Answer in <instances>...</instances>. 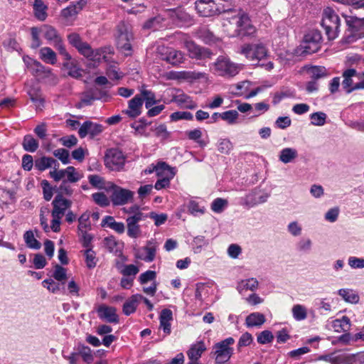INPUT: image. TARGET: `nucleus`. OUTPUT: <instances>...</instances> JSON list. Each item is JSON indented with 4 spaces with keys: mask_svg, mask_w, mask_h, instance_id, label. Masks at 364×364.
Here are the masks:
<instances>
[{
    "mask_svg": "<svg viewBox=\"0 0 364 364\" xmlns=\"http://www.w3.org/2000/svg\"><path fill=\"white\" fill-rule=\"evenodd\" d=\"M266 321L264 314L259 312H254L246 317L245 324L247 327L262 326Z\"/></svg>",
    "mask_w": 364,
    "mask_h": 364,
    "instance_id": "obj_30",
    "label": "nucleus"
},
{
    "mask_svg": "<svg viewBox=\"0 0 364 364\" xmlns=\"http://www.w3.org/2000/svg\"><path fill=\"white\" fill-rule=\"evenodd\" d=\"M357 75L360 76V73H358L356 70L353 68H348L343 71L342 85L347 93L351 92V88L353 86V77Z\"/></svg>",
    "mask_w": 364,
    "mask_h": 364,
    "instance_id": "obj_25",
    "label": "nucleus"
},
{
    "mask_svg": "<svg viewBox=\"0 0 364 364\" xmlns=\"http://www.w3.org/2000/svg\"><path fill=\"white\" fill-rule=\"evenodd\" d=\"M239 117L237 110L231 109L220 113V118L229 124H235Z\"/></svg>",
    "mask_w": 364,
    "mask_h": 364,
    "instance_id": "obj_46",
    "label": "nucleus"
},
{
    "mask_svg": "<svg viewBox=\"0 0 364 364\" xmlns=\"http://www.w3.org/2000/svg\"><path fill=\"white\" fill-rule=\"evenodd\" d=\"M90 217V215L87 212H85L80 215V217L78 218L79 225L77 227V230L91 229V224L89 221Z\"/></svg>",
    "mask_w": 364,
    "mask_h": 364,
    "instance_id": "obj_62",
    "label": "nucleus"
},
{
    "mask_svg": "<svg viewBox=\"0 0 364 364\" xmlns=\"http://www.w3.org/2000/svg\"><path fill=\"white\" fill-rule=\"evenodd\" d=\"M183 48L188 50L190 58L198 60L211 58L212 53L208 48L197 45L194 41L189 39L186 35H183Z\"/></svg>",
    "mask_w": 364,
    "mask_h": 364,
    "instance_id": "obj_11",
    "label": "nucleus"
},
{
    "mask_svg": "<svg viewBox=\"0 0 364 364\" xmlns=\"http://www.w3.org/2000/svg\"><path fill=\"white\" fill-rule=\"evenodd\" d=\"M141 97L143 99V102L145 101V107L146 109H149L153 105L157 103V100H156L155 93L151 90H146L145 86H142L141 90Z\"/></svg>",
    "mask_w": 364,
    "mask_h": 364,
    "instance_id": "obj_38",
    "label": "nucleus"
},
{
    "mask_svg": "<svg viewBox=\"0 0 364 364\" xmlns=\"http://www.w3.org/2000/svg\"><path fill=\"white\" fill-rule=\"evenodd\" d=\"M132 39L133 36L129 28L124 23L118 25L117 46V48L127 56L132 54V48L131 41Z\"/></svg>",
    "mask_w": 364,
    "mask_h": 364,
    "instance_id": "obj_6",
    "label": "nucleus"
},
{
    "mask_svg": "<svg viewBox=\"0 0 364 364\" xmlns=\"http://www.w3.org/2000/svg\"><path fill=\"white\" fill-rule=\"evenodd\" d=\"M234 343L235 339L229 337L213 346L212 354L215 357V364H226L230 360L234 353V349L231 347Z\"/></svg>",
    "mask_w": 364,
    "mask_h": 364,
    "instance_id": "obj_2",
    "label": "nucleus"
},
{
    "mask_svg": "<svg viewBox=\"0 0 364 364\" xmlns=\"http://www.w3.org/2000/svg\"><path fill=\"white\" fill-rule=\"evenodd\" d=\"M146 218H140L139 216H128L126 219L127 227V235L131 238H137L141 235V230L139 223Z\"/></svg>",
    "mask_w": 364,
    "mask_h": 364,
    "instance_id": "obj_19",
    "label": "nucleus"
},
{
    "mask_svg": "<svg viewBox=\"0 0 364 364\" xmlns=\"http://www.w3.org/2000/svg\"><path fill=\"white\" fill-rule=\"evenodd\" d=\"M49 175L55 182L63 180L68 181V183H76L82 178V175L72 166H68L65 169L58 168L57 170L50 171Z\"/></svg>",
    "mask_w": 364,
    "mask_h": 364,
    "instance_id": "obj_9",
    "label": "nucleus"
},
{
    "mask_svg": "<svg viewBox=\"0 0 364 364\" xmlns=\"http://www.w3.org/2000/svg\"><path fill=\"white\" fill-rule=\"evenodd\" d=\"M142 295L136 294L132 295L129 299H127L123 305L122 311L126 316L134 313L138 306V304L141 301Z\"/></svg>",
    "mask_w": 364,
    "mask_h": 364,
    "instance_id": "obj_23",
    "label": "nucleus"
},
{
    "mask_svg": "<svg viewBox=\"0 0 364 364\" xmlns=\"http://www.w3.org/2000/svg\"><path fill=\"white\" fill-rule=\"evenodd\" d=\"M322 43V36L318 30H311L307 32L303 38L301 44L302 53L305 55H311L318 52Z\"/></svg>",
    "mask_w": 364,
    "mask_h": 364,
    "instance_id": "obj_4",
    "label": "nucleus"
},
{
    "mask_svg": "<svg viewBox=\"0 0 364 364\" xmlns=\"http://www.w3.org/2000/svg\"><path fill=\"white\" fill-rule=\"evenodd\" d=\"M312 248V241L310 238L302 237L296 244V250L298 252L309 253Z\"/></svg>",
    "mask_w": 364,
    "mask_h": 364,
    "instance_id": "obj_41",
    "label": "nucleus"
},
{
    "mask_svg": "<svg viewBox=\"0 0 364 364\" xmlns=\"http://www.w3.org/2000/svg\"><path fill=\"white\" fill-rule=\"evenodd\" d=\"M170 119L171 121H178L181 119L192 120L193 115L190 112L178 111L171 114Z\"/></svg>",
    "mask_w": 364,
    "mask_h": 364,
    "instance_id": "obj_60",
    "label": "nucleus"
},
{
    "mask_svg": "<svg viewBox=\"0 0 364 364\" xmlns=\"http://www.w3.org/2000/svg\"><path fill=\"white\" fill-rule=\"evenodd\" d=\"M269 197V193L262 192L258 188H255L245 197L241 198V204L248 208H252L265 203Z\"/></svg>",
    "mask_w": 364,
    "mask_h": 364,
    "instance_id": "obj_13",
    "label": "nucleus"
},
{
    "mask_svg": "<svg viewBox=\"0 0 364 364\" xmlns=\"http://www.w3.org/2000/svg\"><path fill=\"white\" fill-rule=\"evenodd\" d=\"M47 6L44 4L42 0H35L33 4V12L35 17L41 21H43L47 18Z\"/></svg>",
    "mask_w": 364,
    "mask_h": 364,
    "instance_id": "obj_37",
    "label": "nucleus"
},
{
    "mask_svg": "<svg viewBox=\"0 0 364 364\" xmlns=\"http://www.w3.org/2000/svg\"><path fill=\"white\" fill-rule=\"evenodd\" d=\"M215 73L223 77H230L236 75L240 71L237 64L232 62L228 58L219 56L213 64Z\"/></svg>",
    "mask_w": 364,
    "mask_h": 364,
    "instance_id": "obj_5",
    "label": "nucleus"
},
{
    "mask_svg": "<svg viewBox=\"0 0 364 364\" xmlns=\"http://www.w3.org/2000/svg\"><path fill=\"white\" fill-rule=\"evenodd\" d=\"M173 78L186 80H198L205 77V73L196 71H180L172 73Z\"/></svg>",
    "mask_w": 364,
    "mask_h": 364,
    "instance_id": "obj_29",
    "label": "nucleus"
},
{
    "mask_svg": "<svg viewBox=\"0 0 364 364\" xmlns=\"http://www.w3.org/2000/svg\"><path fill=\"white\" fill-rule=\"evenodd\" d=\"M103 131L102 126L100 124L94 123L91 121H85L81 124L78 134L80 138H85L87 135H90L91 138L99 135Z\"/></svg>",
    "mask_w": 364,
    "mask_h": 364,
    "instance_id": "obj_16",
    "label": "nucleus"
},
{
    "mask_svg": "<svg viewBox=\"0 0 364 364\" xmlns=\"http://www.w3.org/2000/svg\"><path fill=\"white\" fill-rule=\"evenodd\" d=\"M241 53L251 61L259 62L267 55V50L262 43L245 44L242 47Z\"/></svg>",
    "mask_w": 364,
    "mask_h": 364,
    "instance_id": "obj_10",
    "label": "nucleus"
},
{
    "mask_svg": "<svg viewBox=\"0 0 364 364\" xmlns=\"http://www.w3.org/2000/svg\"><path fill=\"white\" fill-rule=\"evenodd\" d=\"M156 249L155 246H145L142 247L137 257L146 262L154 261L156 256Z\"/></svg>",
    "mask_w": 364,
    "mask_h": 364,
    "instance_id": "obj_36",
    "label": "nucleus"
},
{
    "mask_svg": "<svg viewBox=\"0 0 364 364\" xmlns=\"http://www.w3.org/2000/svg\"><path fill=\"white\" fill-rule=\"evenodd\" d=\"M340 18L332 8L323 10L321 26L326 31L328 40L335 39L340 31Z\"/></svg>",
    "mask_w": 364,
    "mask_h": 364,
    "instance_id": "obj_1",
    "label": "nucleus"
},
{
    "mask_svg": "<svg viewBox=\"0 0 364 364\" xmlns=\"http://www.w3.org/2000/svg\"><path fill=\"white\" fill-rule=\"evenodd\" d=\"M188 211L194 216L202 215L205 213V208L201 206L195 200H191L188 205Z\"/></svg>",
    "mask_w": 364,
    "mask_h": 364,
    "instance_id": "obj_58",
    "label": "nucleus"
},
{
    "mask_svg": "<svg viewBox=\"0 0 364 364\" xmlns=\"http://www.w3.org/2000/svg\"><path fill=\"white\" fill-rule=\"evenodd\" d=\"M232 21L236 25L235 31L237 36H254L256 33V27L252 23L249 15L242 9H239L237 16L232 18Z\"/></svg>",
    "mask_w": 364,
    "mask_h": 364,
    "instance_id": "obj_3",
    "label": "nucleus"
},
{
    "mask_svg": "<svg viewBox=\"0 0 364 364\" xmlns=\"http://www.w3.org/2000/svg\"><path fill=\"white\" fill-rule=\"evenodd\" d=\"M143 106V99L139 95H136L128 102V108L122 111V113L127 114L129 117L134 119L141 113Z\"/></svg>",
    "mask_w": 364,
    "mask_h": 364,
    "instance_id": "obj_17",
    "label": "nucleus"
},
{
    "mask_svg": "<svg viewBox=\"0 0 364 364\" xmlns=\"http://www.w3.org/2000/svg\"><path fill=\"white\" fill-rule=\"evenodd\" d=\"M228 202L226 199L218 198L211 204V209L213 212L220 213L228 206Z\"/></svg>",
    "mask_w": 364,
    "mask_h": 364,
    "instance_id": "obj_55",
    "label": "nucleus"
},
{
    "mask_svg": "<svg viewBox=\"0 0 364 364\" xmlns=\"http://www.w3.org/2000/svg\"><path fill=\"white\" fill-rule=\"evenodd\" d=\"M232 147V144L228 139H222L218 141V150L221 154H228Z\"/></svg>",
    "mask_w": 364,
    "mask_h": 364,
    "instance_id": "obj_61",
    "label": "nucleus"
},
{
    "mask_svg": "<svg viewBox=\"0 0 364 364\" xmlns=\"http://www.w3.org/2000/svg\"><path fill=\"white\" fill-rule=\"evenodd\" d=\"M125 159L122 151L118 149H109L105 156V166L112 171H119L123 168Z\"/></svg>",
    "mask_w": 364,
    "mask_h": 364,
    "instance_id": "obj_12",
    "label": "nucleus"
},
{
    "mask_svg": "<svg viewBox=\"0 0 364 364\" xmlns=\"http://www.w3.org/2000/svg\"><path fill=\"white\" fill-rule=\"evenodd\" d=\"M186 136L190 140L196 141L200 147L206 146V143L200 139L202 137V132L200 129L188 131L186 132Z\"/></svg>",
    "mask_w": 364,
    "mask_h": 364,
    "instance_id": "obj_49",
    "label": "nucleus"
},
{
    "mask_svg": "<svg viewBox=\"0 0 364 364\" xmlns=\"http://www.w3.org/2000/svg\"><path fill=\"white\" fill-rule=\"evenodd\" d=\"M338 294L348 303L358 304L360 300L359 295L350 289H341L338 291Z\"/></svg>",
    "mask_w": 364,
    "mask_h": 364,
    "instance_id": "obj_33",
    "label": "nucleus"
},
{
    "mask_svg": "<svg viewBox=\"0 0 364 364\" xmlns=\"http://www.w3.org/2000/svg\"><path fill=\"white\" fill-rule=\"evenodd\" d=\"M134 193L128 189L114 186L110 200L114 205H123L133 198Z\"/></svg>",
    "mask_w": 364,
    "mask_h": 364,
    "instance_id": "obj_14",
    "label": "nucleus"
},
{
    "mask_svg": "<svg viewBox=\"0 0 364 364\" xmlns=\"http://www.w3.org/2000/svg\"><path fill=\"white\" fill-rule=\"evenodd\" d=\"M27 93L37 108L41 109L44 106L45 100L42 96L41 90L39 87H31L28 90Z\"/></svg>",
    "mask_w": 364,
    "mask_h": 364,
    "instance_id": "obj_28",
    "label": "nucleus"
},
{
    "mask_svg": "<svg viewBox=\"0 0 364 364\" xmlns=\"http://www.w3.org/2000/svg\"><path fill=\"white\" fill-rule=\"evenodd\" d=\"M196 9L198 14L205 17L215 16L221 13L229 12L232 8L220 7L214 0H199L196 2Z\"/></svg>",
    "mask_w": 364,
    "mask_h": 364,
    "instance_id": "obj_8",
    "label": "nucleus"
},
{
    "mask_svg": "<svg viewBox=\"0 0 364 364\" xmlns=\"http://www.w3.org/2000/svg\"><path fill=\"white\" fill-rule=\"evenodd\" d=\"M23 239L27 247L31 249L38 250L41 247V242L35 238L34 234L31 230H28L24 233Z\"/></svg>",
    "mask_w": 364,
    "mask_h": 364,
    "instance_id": "obj_42",
    "label": "nucleus"
},
{
    "mask_svg": "<svg viewBox=\"0 0 364 364\" xmlns=\"http://www.w3.org/2000/svg\"><path fill=\"white\" fill-rule=\"evenodd\" d=\"M346 24L350 31V35L347 36L346 41L352 43L358 39L364 38V17L358 18L357 16H344Z\"/></svg>",
    "mask_w": 364,
    "mask_h": 364,
    "instance_id": "obj_7",
    "label": "nucleus"
},
{
    "mask_svg": "<svg viewBox=\"0 0 364 364\" xmlns=\"http://www.w3.org/2000/svg\"><path fill=\"white\" fill-rule=\"evenodd\" d=\"M73 204V202L64 198L61 194H57L53 200L52 201L53 210L51 214L63 217L66 210L69 209Z\"/></svg>",
    "mask_w": 364,
    "mask_h": 364,
    "instance_id": "obj_15",
    "label": "nucleus"
},
{
    "mask_svg": "<svg viewBox=\"0 0 364 364\" xmlns=\"http://www.w3.org/2000/svg\"><path fill=\"white\" fill-rule=\"evenodd\" d=\"M156 277V272L153 270H147L140 274L139 282L141 284H145L149 282H154Z\"/></svg>",
    "mask_w": 364,
    "mask_h": 364,
    "instance_id": "obj_64",
    "label": "nucleus"
},
{
    "mask_svg": "<svg viewBox=\"0 0 364 364\" xmlns=\"http://www.w3.org/2000/svg\"><path fill=\"white\" fill-rule=\"evenodd\" d=\"M79 353L81 355L83 360L87 363H90L93 361L94 358L92 354V350L88 346L82 345L80 346Z\"/></svg>",
    "mask_w": 364,
    "mask_h": 364,
    "instance_id": "obj_63",
    "label": "nucleus"
},
{
    "mask_svg": "<svg viewBox=\"0 0 364 364\" xmlns=\"http://www.w3.org/2000/svg\"><path fill=\"white\" fill-rule=\"evenodd\" d=\"M291 311L293 317L296 321H303L307 317L306 309L301 304L294 305Z\"/></svg>",
    "mask_w": 364,
    "mask_h": 364,
    "instance_id": "obj_47",
    "label": "nucleus"
},
{
    "mask_svg": "<svg viewBox=\"0 0 364 364\" xmlns=\"http://www.w3.org/2000/svg\"><path fill=\"white\" fill-rule=\"evenodd\" d=\"M84 255L85 257V263L87 268H95L97 262L95 252L92 250V248L88 247L84 251Z\"/></svg>",
    "mask_w": 364,
    "mask_h": 364,
    "instance_id": "obj_44",
    "label": "nucleus"
},
{
    "mask_svg": "<svg viewBox=\"0 0 364 364\" xmlns=\"http://www.w3.org/2000/svg\"><path fill=\"white\" fill-rule=\"evenodd\" d=\"M106 75L110 80H120L123 77L124 74L119 71V69L115 65H110L106 70Z\"/></svg>",
    "mask_w": 364,
    "mask_h": 364,
    "instance_id": "obj_52",
    "label": "nucleus"
},
{
    "mask_svg": "<svg viewBox=\"0 0 364 364\" xmlns=\"http://www.w3.org/2000/svg\"><path fill=\"white\" fill-rule=\"evenodd\" d=\"M87 230L88 229L77 230L80 240L82 246L86 248L90 247L92 240L93 239L92 236L90 234L87 233Z\"/></svg>",
    "mask_w": 364,
    "mask_h": 364,
    "instance_id": "obj_56",
    "label": "nucleus"
},
{
    "mask_svg": "<svg viewBox=\"0 0 364 364\" xmlns=\"http://www.w3.org/2000/svg\"><path fill=\"white\" fill-rule=\"evenodd\" d=\"M92 198L95 203L101 207H107L110 203V200L107 196L102 192L93 193Z\"/></svg>",
    "mask_w": 364,
    "mask_h": 364,
    "instance_id": "obj_53",
    "label": "nucleus"
},
{
    "mask_svg": "<svg viewBox=\"0 0 364 364\" xmlns=\"http://www.w3.org/2000/svg\"><path fill=\"white\" fill-rule=\"evenodd\" d=\"M124 212L128 214V216H139L140 218H147L148 215L142 213L140 207L137 205H132L129 208H124Z\"/></svg>",
    "mask_w": 364,
    "mask_h": 364,
    "instance_id": "obj_59",
    "label": "nucleus"
},
{
    "mask_svg": "<svg viewBox=\"0 0 364 364\" xmlns=\"http://www.w3.org/2000/svg\"><path fill=\"white\" fill-rule=\"evenodd\" d=\"M41 31L43 37L55 47L62 43V38L54 27L45 24L41 26Z\"/></svg>",
    "mask_w": 364,
    "mask_h": 364,
    "instance_id": "obj_21",
    "label": "nucleus"
},
{
    "mask_svg": "<svg viewBox=\"0 0 364 364\" xmlns=\"http://www.w3.org/2000/svg\"><path fill=\"white\" fill-rule=\"evenodd\" d=\"M274 340V335L269 330H264L257 334V341L259 344H267L272 342Z\"/></svg>",
    "mask_w": 364,
    "mask_h": 364,
    "instance_id": "obj_54",
    "label": "nucleus"
},
{
    "mask_svg": "<svg viewBox=\"0 0 364 364\" xmlns=\"http://www.w3.org/2000/svg\"><path fill=\"white\" fill-rule=\"evenodd\" d=\"M165 60L173 65H178L184 62L185 56L183 52L172 49L166 53Z\"/></svg>",
    "mask_w": 364,
    "mask_h": 364,
    "instance_id": "obj_32",
    "label": "nucleus"
},
{
    "mask_svg": "<svg viewBox=\"0 0 364 364\" xmlns=\"http://www.w3.org/2000/svg\"><path fill=\"white\" fill-rule=\"evenodd\" d=\"M22 146L23 149L28 152H35L38 146V141L31 134H27L23 137Z\"/></svg>",
    "mask_w": 364,
    "mask_h": 364,
    "instance_id": "obj_39",
    "label": "nucleus"
},
{
    "mask_svg": "<svg viewBox=\"0 0 364 364\" xmlns=\"http://www.w3.org/2000/svg\"><path fill=\"white\" fill-rule=\"evenodd\" d=\"M197 34L198 38L205 43H210L215 40L213 33L205 28L199 29Z\"/></svg>",
    "mask_w": 364,
    "mask_h": 364,
    "instance_id": "obj_57",
    "label": "nucleus"
},
{
    "mask_svg": "<svg viewBox=\"0 0 364 364\" xmlns=\"http://www.w3.org/2000/svg\"><path fill=\"white\" fill-rule=\"evenodd\" d=\"M327 115L323 112H316L310 114L311 124L314 126H323L326 124Z\"/></svg>",
    "mask_w": 364,
    "mask_h": 364,
    "instance_id": "obj_48",
    "label": "nucleus"
},
{
    "mask_svg": "<svg viewBox=\"0 0 364 364\" xmlns=\"http://www.w3.org/2000/svg\"><path fill=\"white\" fill-rule=\"evenodd\" d=\"M40 58L50 65H55L57 62L56 53L49 47L41 48L39 50Z\"/></svg>",
    "mask_w": 364,
    "mask_h": 364,
    "instance_id": "obj_31",
    "label": "nucleus"
},
{
    "mask_svg": "<svg viewBox=\"0 0 364 364\" xmlns=\"http://www.w3.org/2000/svg\"><path fill=\"white\" fill-rule=\"evenodd\" d=\"M205 349L204 343L203 341L198 342L191 346L187 352L188 357L191 360H198Z\"/></svg>",
    "mask_w": 364,
    "mask_h": 364,
    "instance_id": "obj_34",
    "label": "nucleus"
},
{
    "mask_svg": "<svg viewBox=\"0 0 364 364\" xmlns=\"http://www.w3.org/2000/svg\"><path fill=\"white\" fill-rule=\"evenodd\" d=\"M165 171H168L169 178H173L176 173L175 168L171 167L166 162L161 161L156 164V175L161 177Z\"/></svg>",
    "mask_w": 364,
    "mask_h": 364,
    "instance_id": "obj_43",
    "label": "nucleus"
},
{
    "mask_svg": "<svg viewBox=\"0 0 364 364\" xmlns=\"http://www.w3.org/2000/svg\"><path fill=\"white\" fill-rule=\"evenodd\" d=\"M63 67L68 70V75L73 78L79 79L82 77V70L74 65L71 62H64Z\"/></svg>",
    "mask_w": 364,
    "mask_h": 364,
    "instance_id": "obj_51",
    "label": "nucleus"
},
{
    "mask_svg": "<svg viewBox=\"0 0 364 364\" xmlns=\"http://www.w3.org/2000/svg\"><path fill=\"white\" fill-rule=\"evenodd\" d=\"M29 60H31V63L30 65V70L33 75H34L36 77L41 76L43 75V73H49V68L46 67L43 65H42L39 61L29 58Z\"/></svg>",
    "mask_w": 364,
    "mask_h": 364,
    "instance_id": "obj_40",
    "label": "nucleus"
},
{
    "mask_svg": "<svg viewBox=\"0 0 364 364\" xmlns=\"http://www.w3.org/2000/svg\"><path fill=\"white\" fill-rule=\"evenodd\" d=\"M99 318L101 320L109 323H117L119 321L118 316L116 314V309L105 304L100 305L97 309Z\"/></svg>",
    "mask_w": 364,
    "mask_h": 364,
    "instance_id": "obj_18",
    "label": "nucleus"
},
{
    "mask_svg": "<svg viewBox=\"0 0 364 364\" xmlns=\"http://www.w3.org/2000/svg\"><path fill=\"white\" fill-rule=\"evenodd\" d=\"M259 282L256 278H249L242 279L237 283V290L240 294H242L247 291H255L257 289Z\"/></svg>",
    "mask_w": 364,
    "mask_h": 364,
    "instance_id": "obj_26",
    "label": "nucleus"
},
{
    "mask_svg": "<svg viewBox=\"0 0 364 364\" xmlns=\"http://www.w3.org/2000/svg\"><path fill=\"white\" fill-rule=\"evenodd\" d=\"M41 186L43 189V198L46 201H50L53 196V191L55 187L51 186L49 181L46 179L41 181Z\"/></svg>",
    "mask_w": 364,
    "mask_h": 364,
    "instance_id": "obj_50",
    "label": "nucleus"
},
{
    "mask_svg": "<svg viewBox=\"0 0 364 364\" xmlns=\"http://www.w3.org/2000/svg\"><path fill=\"white\" fill-rule=\"evenodd\" d=\"M42 33L41 27H32L31 28V48L33 49H36L39 48L41 44V40L40 39V34Z\"/></svg>",
    "mask_w": 364,
    "mask_h": 364,
    "instance_id": "obj_45",
    "label": "nucleus"
},
{
    "mask_svg": "<svg viewBox=\"0 0 364 364\" xmlns=\"http://www.w3.org/2000/svg\"><path fill=\"white\" fill-rule=\"evenodd\" d=\"M171 101L183 109H194L198 106L191 97L182 91H178V93L173 96Z\"/></svg>",
    "mask_w": 364,
    "mask_h": 364,
    "instance_id": "obj_20",
    "label": "nucleus"
},
{
    "mask_svg": "<svg viewBox=\"0 0 364 364\" xmlns=\"http://www.w3.org/2000/svg\"><path fill=\"white\" fill-rule=\"evenodd\" d=\"M35 168L40 171H43L48 168H53V170H57L59 168V163L52 157L42 156L35 160Z\"/></svg>",
    "mask_w": 364,
    "mask_h": 364,
    "instance_id": "obj_22",
    "label": "nucleus"
},
{
    "mask_svg": "<svg viewBox=\"0 0 364 364\" xmlns=\"http://www.w3.org/2000/svg\"><path fill=\"white\" fill-rule=\"evenodd\" d=\"M350 318L343 316L341 318H336L332 321V327L336 332H347L350 330Z\"/></svg>",
    "mask_w": 364,
    "mask_h": 364,
    "instance_id": "obj_35",
    "label": "nucleus"
},
{
    "mask_svg": "<svg viewBox=\"0 0 364 364\" xmlns=\"http://www.w3.org/2000/svg\"><path fill=\"white\" fill-rule=\"evenodd\" d=\"M298 151L294 148L286 147L282 149L278 155L279 160L283 164L293 163L298 157Z\"/></svg>",
    "mask_w": 364,
    "mask_h": 364,
    "instance_id": "obj_24",
    "label": "nucleus"
},
{
    "mask_svg": "<svg viewBox=\"0 0 364 364\" xmlns=\"http://www.w3.org/2000/svg\"><path fill=\"white\" fill-rule=\"evenodd\" d=\"M101 225L102 227H108L118 234H122L125 231L124 224L115 221L114 217L110 215H107L102 219Z\"/></svg>",
    "mask_w": 364,
    "mask_h": 364,
    "instance_id": "obj_27",
    "label": "nucleus"
}]
</instances>
